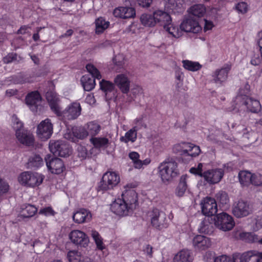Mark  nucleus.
<instances>
[{"instance_id": "f257e3e1", "label": "nucleus", "mask_w": 262, "mask_h": 262, "mask_svg": "<svg viewBox=\"0 0 262 262\" xmlns=\"http://www.w3.org/2000/svg\"><path fill=\"white\" fill-rule=\"evenodd\" d=\"M203 164L199 163L196 167L190 169V173L203 177L205 181L211 184H216L221 181L225 171L232 169L231 164L227 163L224 165L223 168H216L207 170L202 173Z\"/></svg>"}, {"instance_id": "f03ea898", "label": "nucleus", "mask_w": 262, "mask_h": 262, "mask_svg": "<svg viewBox=\"0 0 262 262\" xmlns=\"http://www.w3.org/2000/svg\"><path fill=\"white\" fill-rule=\"evenodd\" d=\"M233 103V106L230 110L231 111H247L253 113H257L261 109V105L258 100L243 94L242 90L235 98Z\"/></svg>"}, {"instance_id": "7ed1b4c3", "label": "nucleus", "mask_w": 262, "mask_h": 262, "mask_svg": "<svg viewBox=\"0 0 262 262\" xmlns=\"http://www.w3.org/2000/svg\"><path fill=\"white\" fill-rule=\"evenodd\" d=\"M158 173L163 183L168 184L179 174L177 162L172 158L166 159L159 164Z\"/></svg>"}, {"instance_id": "20e7f679", "label": "nucleus", "mask_w": 262, "mask_h": 262, "mask_svg": "<svg viewBox=\"0 0 262 262\" xmlns=\"http://www.w3.org/2000/svg\"><path fill=\"white\" fill-rule=\"evenodd\" d=\"M86 69L90 74L83 75L81 78L80 81L84 91H90L95 86V79H100L101 75L98 69L92 64H88Z\"/></svg>"}, {"instance_id": "39448f33", "label": "nucleus", "mask_w": 262, "mask_h": 262, "mask_svg": "<svg viewBox=\"0 0 262 262\" xmlns=\"http://www.w3.org/2000/svg\"><path fill=\"white\" fill-rule=\"evenodd\" d=\"M44 179V176L39 173L24 171L19 174L17 178L18 183L27 187L38 186Z\"/></svg>"}, {"instance_id": "423d86ee", "label": "nucleus", "mask_w": 262, "mask_h": 262, "mask_svg": "<svg viewBox=\"0 0 262 262\" xmlns=\"http://www.w3.org/2000/svg\"><path fill=\"white\" fill-rule=\"evenodd\" d=\"M152 226L161 230L168 227V224L166 214L158 209H154L147 213Z\"/></svg>"}, {"instance_id": "0eeeda50", "label": "nucleus", "mask_w": 262, "mask_h": 262, "mask_svg": "<svg viewBox=\"0 0 262 262\" xmlns=\"http://www.w3.org/2000/svg\"><path fill=\"white\" fill-rule=\"evenodd\" d=\"M232 213L237 218L246 217L252 213V207L247 201L240 200L233 204Z\"/></svg>"}, {"instance_id": "6e6552de", "label": "nucleus", "mask_w": 262, "mask_h": 262, "mask_svg": "<svg viewBox=\"0 0 262 262\" xmlns=\"http://www.w3.org/2000/svg\"><path fill=\"white\" fill-rule=\"evenodd\" d=\"M214 221L215 225L224 231L231 230L235 225L233 217L225 212L218 214L214 217Z\"/></svg>"}, {"instance_id": "1a4fd4ad", "label": "nucleus", "mask_w": 262, "mask_h": 262, "mask_svg": "<svg viewBox=\"0 0 262 262\" xmlns=\"http://www.w3.org/2000/svg\"><path fill=\"white\" fill-rule=\"evenodd\" d=\"M123 189L121 199L128 205L129 209L134 210L138 205L137 193L132 188L130 184L124 186Z\"/></svg>"}, {"instance_id": "9d476101", "label": "nucleus", "mask_w": 262, "mask_h": 262, "mask_svg": "<svg viewBox=\"0 0 262 262\" xmlns=\"http://www.w3.org/2000/svg\"><path fill=\"white\" fill-rule=\"evenodd\" d=\"M120 181V176L113 171L106 172L102 177L101 188L103 190L112 189L116 186Z\"/></svg>"}, {"instance_id": "9b49d317", "label": "nucleus", "mask_w": 262, "mask_h": 262, "mask_svg": "<svg viewBox=\"0 0 262 262\" xmlns=\"http://www.w3.org/2000/svg\"><path fill=\"white\" fill-rule=\"evenodd\" d=\"M45 160L48 170L52 173L59 174L66 170L63 161L59 158H53L51 156L47 155Z\"/></svg>"}, {"instance_id": "f8f14e48", "label": "nucleus", "mask_w": 262, "mask_h": 262, "mask_svg": "<svg viewBox=\"0 0 262 262\" xmlns=\"http://www.w3.org/2000/svg\"><path fill=\"white\" fill-rule=\"evenodd\" d=\"M49 147L50 151L55 156L66 157L71 153L69 146L62 141H51Z\"/></svg>"}, {"instance_id": "ddd939ff", "label": "nucleus", "mask_w": 262, "mask_h": 262, "mask_svg": "<svg viewBox=\"0 0 262 262\" xmlns=\"http://www.w3.org/2000/svg\"><path fill=\"white\" fill-rule=\"evenodd\" d=\"M69 238L71 242L82 247L88 246L90 243L89 237L84 232L79 230H73L69 234Z\"/></svg>"}, {"instance_id": "4468645a", "label": "nucleus", "mask_w": 262, "mask_h": 262, "mask_svg": "<svg viewBox=\"0 0 262 262\" xmlns=\"http://www.w3.org/2000/svg\"><path fill=\"white\" fill-rule=\"evenodd\" d=\"M37 135L42 140L50 138L53 133V125L49 119L42 121L38 125Z\"/></svg>"}, {"instance_id": "2eb2a0df", "label": "nucleus", "mask_w": 262, "mask_h": 262, "mask_svg": "<svg viewBox=\"0 0 262 262\" xmlns=\"http://www.w3.org/2000/svg\"><path fill=\"white\" fill-rule=\"evenodd\" d=\"M81 107L78 102H74L69 104L62 112L60 111V115L68 120L76 119L81 114Z\"/></svg>"}, {"instance_id": "dca6fc26", "label": "nucleus", "mask_w": 262, "mask_h": 262, "mask_svg": "<svg viewBox=\"0 0 262 262\" xmlns=\"http://www.w3.org/2000/svg\"><path fill=\"white\" fill-rule=\"evenodd\" d=\"M182 32L198 33L202 30V27L199 22L192 18L184 19L180 25Z\"/></svg>"}, {"instance_id": "f3484780", "label": "nucleus", "mask_w": 262, "mask_h": 262, "mask_svg": "<svg viewBox=\"0 0 262 262\" xmlns=\"http://www.w3.org/2000/svg\"><path fill=\"white\" fill-rule=\"evenodd\" d=\"M114 83L123 93L127 94L130 83L129 72L118 74L114 78Z\"/></svg>"}, {"instance_id": "a211bd4d", "label": "nucleus", "mask_w": 262, "mask_h": 262, "mask_svg": "<svg viewBox=\"0 0 262 262\" xmlns=\"http://www.w3.org/2000/svg\"><path fill=\"white\" fill-rule=\"evenodd\" d=\"M231 69V66L229 64H225L220 69L215 70L212 74V80L214 83L222 84L225 82L228 76V73Z\"/></svg>"}, {"instance_id": "6ab92c4d", "label": "nucleus", "mask_w": 262, "mask_h": 262, "mask_svg": "<svg viewBox=\"0 0 262 262\" xmlns=\"http://www.w3.org/2000/svg\"><path fill=\"white\" fill-rule=\"evenodd\" d=\"M112 211L119 216H126L133 212L121 199L115 200L111 206Z\"/></svg>"}, {"instance_id": "aec40b11", "label": "nucleus", "mask_w": 262, "mask_h": 262, "mask_svg": "<svg viewBox=\"0 0 262 262\" xmlns=\"http://www.w3.org/2000/svg\"><path fill=\"white\" fill-rule=\"evenodd\" d=\"M202 211L207 216L215 214L217 211V204L215 199L210 197H206L201 202Z\"/></svg>"}, {"instance_id": "412c9836", "label": "nucleus", "mask_w": 262, "mask_h": 262, "mask_svg": "<svg viewBox=\"0 0 262 262\" xmlns=\"http://www.w3.org/2000/svg\"><path fill=\"white\" fill-rule=\"evenodd\" d=\"M88 136V133L84 127H74L71 131H68L64 134V138L68 140L75 142L77 139H83Z\"/></svg>"}, {"instance_id": "4be33fe9", "label": "nucleus", "mask_w": 262, "mask_h": 262, "mask_svg": "<svg viewBox=\"0 0 262 262\" xmlns=\"http://www.w3.org/2000/svg\"><path fill=\"white\" fill-rule=\"evenodd\" d=\"M192 246L196 250H205L210 247L211 242L210 239L206 236L197 235L192 239Z\"/></svg>"}, {"instance_id": "5701e85b", "label": "nucleus", "mask_w": 262, "mask_h": 262, "mask_svg": "<svg viewBox=\"0 0 262 262\" xmlns=\"http://www.w3.org/2000/svg\"><path fill=\"white\" fill-rule=\"evenodd\" d=\"M113 15L115 17L122 19L132 18L136 16V11L130 7H118L114 10Z\"/></svg>"}, {"instance_id": "b1692460", "label": "nucleus", "mask_w": 262, "mask_h": 262, "mask_svg": "<svg viewBox=\"0 0 262 262\" xmlns=\"http://www.w3.org/2000/svg\"><path fill=\"white\" fill-rule=\"evenodd\" d=\"M26 103L33 112L36 111L40 105L41 97L37 91H33L27 94L25 98Z\"/></svg>"}, {"instance_id": "393cba45", "label": "nucleus", "mask_w": 262, "mask_h": 262, "mask_svg": "<svg viewBox=\"0 0 262 262\" xmlns=\"http://www.w3.org/2000/svg\"><path fill=\"white\" fill-rule=\"evenodd\" d=\"M239 262H262V252L256 250L245 252L240 255Z\"/></svg>"}, {"instance_id": "a878e982", "label": "nucleus", "mask_w": 262, "mask_h": 262, "mask_svg": "<svg viewBox=\"0 0 262 262\" xmlns=\"http://www.w3.org/2000/svg\"><path fill=\"white\" fill-rule=\"evenodd\" d=\"M92 217V214L89 210L82 208L74 213L73 220L77 224H83L90 222Z\"/></svg>"}, {"instance_id": "bb28decb", "label": "nucleus", "mask_w": 262, "mask_h": 262, "mask_svg": "<svg viewBox=\"0 0 262 262\" xmlns=\"http://www.w3.org/2000/svg\"><path fill=\"white\" fill-rule=\"evenodd\" d=\"M15 136L18 141L25 145L31 146L34 143V139L33 135L27 130L23 129L21 132L18 130Z\"/></svg>"}, {"instance_id": "cd10ccee", "label": "nucleus", "mask_w": 262, "mask_h": 262, "mask_svg": "<svg viewBox=\"0 0 262 262\" xmlns=\"http://www.w3.org/2000/svg\"><path fill=\"white\" fill-rule=\"evenodd\" d=\"M153 14L156 25L159 24L164 27L166 24H169L171 22V18L167 12L161 10H157L153 12Z\"/></svg>"}, {"instance_id": "c85d7f7f", "label": "nucleus", "mask_w": 262, "mask_h": 262, "mask_svg": "<svg viewBox=\"0 0 262 262\" xmlns=\"http://www.w3.org/2000/svg\"><path fill=\"white\" fill-rule=\"evenodd\" d=\"M46 98L51 110L57 115H59L60 108L58 105L59 98L58 95L54 91L48 92L46 94Z\"/></svg>"}, {"instance_id": "c756f323", "label": "nucleus", "mask_w": 262, "mask_h": 262, "mask_svg": "<svg viewBox=\"0 0 262 262\" xmlns=\"http://www.w3.org/2000/svg\"><path fill=\"white\" fill-rule=\"evenodd\" d=\"M129 158L132 160L134 167L136 169H142L144 166H147L151 162L150 158H147L142 161L139 159L140 155L136 151H132L128 155Z\"/></svg>"}, {"instance_id": "7c9ffc66", "label": "nucleus", "mask_w": 262, "mask_h": 262, "mask_svg": "<svg viewBox=\"0 0 262 262\" xmlns=\"http://www.w3.org/2000/svg\"><path fill=\"white\" fill-rule=\"evenodd\" d=\"M183 0H165V9L169 12H178L182 7Z\"/></svg>"}, {"instance_id": "2f4dec72", "label": "nucleus", "mask_w": 262, "mask_h": 262, "mask_svg": "<svg viewBox=\"0 0 262 262\" xmlns=\"http://www.w3.org/2000/svg\"><path fill=\"white\" fill-rule=\"evenodd\" d=\"M189 13L196 17H202L207 14V18H209V13L207 12L205 6L203 4H196L191 6L189 9Z\"/></svg>"}, {"instance_id": "473e14b6", "label": "nucleus", "mask_w": 262, "mask_h": 262, "mask_svg": "<svg viewBox=\"0 0 262 262\" xmlns=\"http://www.w3.org/2000/svg\"><path fill=\"white\" fill-rule=\"evenodd\" d=\"M95 24V32L97 34H100L104 32L110 26V21L106 20L103 17H99L96 19Z\"/></svg>"}, {"instance_id": "72a5a7b5", "label": "nucleus", "mask_w": 262, "mask_h": 262, "mask_svg": "<svg viewBox=\"0 0 262 262\" xmlns=\"http://www.w3.org/2000/svg\"><path fill=\"white\" fill-rule=\"evenodd\" d=\"M91 144L96 148H106L109 144V140L105 137H91L90 139Z\"/></svg>"}, {"instance_id": "f704fd0d", "label": "nucleus", "mask_w": 262, "mask_h": 262, "mask_svg": "<svg viewBox=\"0 0 262 262\" xmlns=\"http://www.w3.org/2000/svg\"><path fill=\"white\" fill-rule=\"evenodd\" d=\"M37 212V208L33 205L25 204L21 206L20 214L24 217L33 216Z\"/></svg>"}, {"instance_id": "c9c22d12", "label": "nucleus", "mask_w": 262, "mask_h": 262, "mask_svg": "<svg viewBox=\"0 0 262 262\" xmlns=\"http://www.w3.org/2000/svg\"><path fill=\"white\" fill-rule=\"evenodd\" d=\"M191 253L188 250H182L173 257V262H189L191 260Z\"/></svg>"}, {"instance_id": "e433bc0d", "label": "nucleus", "mask_w": 262, "mask_h": 262, "mask_svg": "<svg viewBox=\"0 0 262 262\" xmlns=\"http://www.w3.org/2000/svg\"><path fill=\"white\" fill-rule=\"evenodd\" d=\"M187 178L188 177L186 175H183L181 177L178 185L175 190L176 195L178 196H182L184 194L187 189Z\"/></svg>"}, {"instance_id": "4c0bfd02", "label": "nucleus", "mask_w": 262, "mask_h": 262, "mask_svg": "<svg viewBox=\"0 0 262 262\" xmlns=\"http://www.w3.org/2000/svg\"><path fill=\"white\" fill-rule=\"evenodd\" d=\"M85 127L88 133V136L90 135L91 137L96 136L101 130L100 125L95 121L88 122L85 125Z\"/></svg>"}, {"instance_id": "58836bf2", "label": "nucleus", "mask_w": 262, "mask_h": 262, "mask_svg": "<svg viewBox=\"0 0 262 262\" xmlns=\"http://www.w3.org/2000/svg\"><path fill=\"white\" fill-rule=\"evenodd\" d=\"M142 25L146 27H153L156 26L154 14L143 13L140 18Z\"/></svg>"}, {"instance_id": "ea45409f", "label": "nucleus", "mask_w": 262, "mask_h": 262, "mask_svg": "<svg viewBox=\"0 0 262 262\" xmlns=\"http://www.w3.org/2000/svg\"><path fill=\"white\" fill-rule=\"evenodd\" d=\"M137 138V129L136 127H133L127 131L124 136L120 138V141L127 143L129 142L134 143Z\"/></svg>"}, {"instance_id": "a19ab883", "label": "nucleus", "mask_w": 262, "mask_h": 262, "mask_svg": "<svg viewBox=\"0 0 262 262\" xmlns=\"http://www.w3.org/2000/svg\"><path fill=\"white\" fill-rule=\"evenodd\" d=\"M199 231L205 234H211L213 231V226L209 218H205L200 224Z\"/></svg>"}, {"instance_id": "79ce46f5", "label": "nucleus", "mask_w": 262, "mask_h": 262, "mask_svg": "<svg viewBox=\"0 0 262 262\" xmlns=\"http://www.w3.org/2000/svg\"><path fill=\"white\" fill-rule=\"evenodd\" d=\"M183 67L186 70L196 72L202 68V65L197 61H193L189 60H183L182 61Z\"/></svg>"}, {"instance_id": "37998d69", "label": "nucleus", "mask_w": 262, "mask_h": 262, "mask_svg": "<svg viewBox=\"0 0 262 262\" xmlns=\"http://www.w3.org/2000/svg\"><path fill=\"white\" fill-rule=\"evenodd\" d=\"M164 28L169 34L171 35L174 37L179 38L183 35L182 30L171 24V22L169 24H166L164 27Z\"/></svg>"}, {"instance_id": "c03bdc74", "label": "nucleus", "mask_w": 262, "mask_h": 262, "mask_svg": "<svg viewBox=\"0 0 262 262\" xmlns=\"http://www.w3.org/2000/svg\"><path fill=\"white\" fill-rule=\"evenodd\" d=\"M188 142H181L173 145L172 151L174 153L180 155H187L188 153Z\"/></svg>"}, {"instance_id": "a18cd8bd", "label": "nucleus", "mask_w": 262, "mask_h": 262, "mask_svg": "<svg viewBox=\"0 0 262 262\" xmlns=\"http://www.w3.org/2000/svg\"><path fill=\"white\" fill-rule=\"evenodd\" d=\"M239 180L243 186H247L251 184L252 174L248 171H242L238 173Z\"/></svg>"}, {"instance_id": "49530a36", "label": "nucleus", "mask_w": 262, "mask_h": 262, "mask_svg": "<svg viewBox=\"0 0 262 262\" xmlns=\"http://www.w3.org/2000/svg\"><path fill=\"white\" fill-rule=\"evenodd\" d=\"M28 164L30 168H38L43 165V161L39 155H34L29 158Z\"/></svg>"}, {"instance_id": "de8ad7c7", "label": "nucleus", "mask_w": 262, "mask_h": 262, "mask_svg": "<svg viewBox=\"0 0 262 262\" xmlns=\"http://www.w3.org/2000/svg\"><path fill=\"white\" fill-rule=\"evenodd\" d=\"M91 235L95 242L97 248L100 250L104 249L105 247L103 244V239L99 233L95 230H92L91 231Z\"/></svg>"}, {"instance_id": "09e8293b", "label": "nucleus", "mask_w": 262, "mask_h": 262, "mask_svg": "<svg viewBox=\"0 0 262 262\" xmlns=\"http://www.w3.org/2000/svg\"><path fill=\"white\" fill-rule=\"evenodd\" d=\"M84 257L81 253L77 250H71L67 254L69 262H81Z\"/></svg>"}, {"instance_id": "8fccbe9b", "label": "nucleus", "mask_w": 262, "mask_h": 262, "mask_svg": "<svg viewBox=\"0 0 262 262\" xmlns=\"http://www.w3.org/2000/svg\"><path fill=\"white\" fill-rule=\"evenodd\" d=\"M99 84L101 90L105 93L106 96L114 90V84L108 81L103 79L100 81Z\"/></svg>"}, {"instance_id": "3c124183", "label": "nucleus", "mask_w": 262, "mask_h": 262, "mask_svg": "<svg viewBox=\"0 0 262 262\" xmlns=\"http://www.w3.org/2000/svg\"><path fill=\"white\" fill-rule=\"evenodd\" d=\"M217 201L222 205H226L229 202L228 194L224 191H220L216 194Z\"/></svg>"}, {"instance_id": "603ef678", "label": "nucleus", "mask_w": 262, "mask_h": 262, "mask_svg": "<svg viewBox=\"0 0 262 262\" xmlns=\"http://www.w3.org/2000/svg\"><path fill=\"white\" fill-rule=\"evenodd\" d=\"M188 153L187 155L190 156L191 157H196L200 154L201 149L199 146L194 145L190 143H188Z\"/></svg>"}, {"instance_id": "864d4df0", "label": "nucleus", "mask_w": 262, "mask_h": 262, "mask_svg": "<svg viewBox=\"0 0 262 262\" xmlns=\"http://www.w3.org/2000/svg\"><path fill=\"white\" fill-rule=\"evenodd\" d=\"M10 189L8 183L5 180L0 178V198L7 194Z\"/></svg>"}, {"instance_id": "5fc2aeb1", "label": "nucleus", "mask_w": 262, "mask_h": 262, "mask_svg": "<svg viewBox=\"0 0 262 262\" xmlns=\"http://www.w3.org/2000/svg\"><path fill=\"white\" fill-rule=\"evenodd\" d=\"M12 120L13 123V127L15 130V133H17L18 130L21 132L23 131V129H25L24 128L23 123L17 118L15 115H13L12 116Z\"/></svg>"}, {"instance_id": "6e6d98bb", "label": "nucleus", "mask_w": 262, "mask_h": 262, "mask_svg": "<svg viewBox=\"0 0 262 262\" xmlns=\"http://www.w3.org/2000/svg\"><path fill=\"white\" fill-rule=\"evenodd\" d=\"M144 116L141 115L136 118L134 121L135 124L134 127H136V129H137V130L142 127L146 128V124L144 121Z\"/></svg>"}, {"instance_id": "4d7b16f0", "label": "nucleus", "mask_w": 262, "mask_h": 262, "mask_svg": "<svg viewBox=\"0 0 262 262\" xmlns=\"http://www.w3.org/2000/svg\"><path fill=\"white\" fill-rule=\"evenodd\" d=\"M239 237L241 239L248 242H254L255 241L256 238L255 235L253 233L249 232L241 233L239 234Z\"/></svg>"}, {"instance_id": "13d9d810", "label": "nucleus", "mask_w": 262, "mask_h": 262, "mask_svg": "<svg viewBox=\"0 0 262 262\" xmlns=\"http://www.w3.org/2000/svg\"><path fill=\"white\" fill-rule=\"evenodd\" d=\"M235 9L238 13L244 14L248 11V6L245 2H239L236 5Z\"/></svg>"}, {"instance_id": "bf43d9fd", "label": "nucleus", "mask_w": 262, "mask_h": 262, "mask_svg": "<svg viewBox=\"0 0 262 262\" xmlns=\"http://www.w3.org/2000/svg\"><path fill=\"white\" fill-rule=\"evenodd\" d=\"M113 62L119 69L123 68L125 64L124 58L122 55H117L113 58Z\"/></svg>"}, {"instance_id": "052dcab7", "label": "nucleus", "mask_w": 262, "mask_h": 262, "mask_svg": "<svg viewBox=\"0 0 262 262\" xmlns=\"http://www.w3.org/2000/svg\"><path fill=\"white\" fill-rule=\"evenodd\" d=\"M251 184L255 186H259L262 184V175L259 173L252 174Z\"/></svg>"}, {"instance_id": "680f3d73", "label": "nucleus", "mask_w": 262, "mask_h": 262, "mask_svg": "<svg viewBox=\"0 0 262 262\" xmlns=\"http://www.w3.org/2000/svg\"><path fill=\"white\" fill-rule=\"evenodd\" d=\"M39 213L48 216L54 215L55 212L51 207H47L41 209L39 211Z\"/></svg>"}, {"instance_id": "e2e57ef3", "label": "nucleus", "mask_w": 262, "mask_h": 262, "mask_svg": "<svg viewBox=\"0 0 262 262\" xmlns=\"http://www.w3.org/2000/svg\"><path fill=\"white\" fill-rule=\"evenodd\" d=\"M78 155L82 159H85L88 156V151L84 146L79 145L77 147Z\"/></svg>"}, {"instance_id": "0e129e2a", "label": "nucleus", "mask_w": 262, "mask_h": 262, "mask_svg": "<svg viewBox=\"0 0 262 262\" xmlns=\"http://www.w3.org/2000/svg\"><path fill=\"white\" fill-rule=\"evenodd\" d=\"M214 262H233L231 257L225 255H220L214 258Z\"/></svg>"}, {"instance_id": "69168bd1", "label": "nucleus", "mask_w": 262, "mask_h": 262, "mask_svg": "<svg viewBox=\"0 0 262 262\" xmlns=\"http://www.w3.org/2000/svg\"><path fill=\"white\" fill-rule=\"evenodd\" d=\"M204 31L205 32L211 30L214 27V25L211 20H208L207 18H206L204 19Z\"/></svg>"}, {"instance_id": "338daca9", "label": "nucleus", "mask_w": 262, "mask_h": 262, "mask_svg": "<svg viewBox=\"0 0 262 262\" xmlns=\"http://www.w3.org/2000/svg\"><path fill=\"white\" fill-rule=\"evenodd\" d=\"M132 94L136 97L137 96L143 94L142 89L138 85H136L131 90Z\"/></svg>"}, {"instance_id": "774afa93", "label": "nucleus", "mask_w": 262, "mask_h": 262, "mask_svg": "<svg viewBox=\"0 0 262 262\" xmlns=\"http://www.w3.org/2000/svg\"><path fill=\"white\" fill-rule=\"evenodd\" d=\"M143 251L144 254H146L148 257L152 256V247L149 245H146L143 248Z\"/></svg>"}]
</instances>
